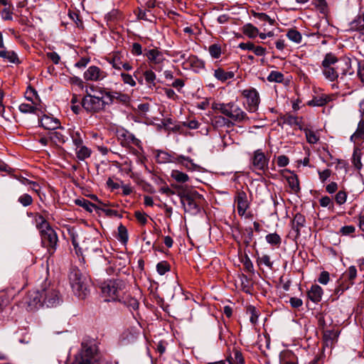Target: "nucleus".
Returning <instances> with one entry per match:
<instances>
[{
  "instance_id": "obj_1",
  "label": "nucleus",
  "mask_w": 364,
  "mask_h": 364,
  "mask_svg": "<svg viewBox=\"0 0 364 364\" xmlns=\"http://www.w3.org/2000/svg\"><path fill=\"white\" fill-rule=\"evenodd\" d=\"M351 68V60L348 58L338 59L332 53H326L321 63L322 73L331 82L336 80L339 73L346 75Z\"/></svg>"
},
{
  "instance_id": "obj_2",
  "label": "nucleus",
  "mask_w": 364,
  "mask_h": 364,
  "mask_svg": "<svg viewBox=\"0 0 364 364\" xmlns=\"http://www.w3.org/2000/svg\"><path fill=\"white\" fill-rule=\"evenodd\" d=\"M70 283L74 294L84 299L90 293V279L78 269H73L69 274Z\"/></svg>"
},
{
  "instance_id": "obj_3",
  "label": "nucleus",
  "mask_w": 364,
  "mask_h": 364,
  "mask_svg": "<svg viewBox=\"0 0 364 364\" xmlns=\"http://www.w3.org/2000/svg\"><path fill=\"white\" fill-rule=\"evenodd\" d=\"M178 196L180 197L185 212L191 215H196L200 211V203L203 197L197 191H178Z\"/></svg>"
},
{
  "instance_id": "obj_4",
  "label": "nucleus",
  "mask_w": 364,
  "mask_h": 364,
  "mask_svg": "<svg viewBox=\"0 0 364 364\" xmlns=\"http://www.w3.org/2000/svg\"><path fill=\"white\" fill-rule=\"evenodd\" d=\"M213 108L219 110L224 115L237 122L248 119L246 113L235 102L214 104Z\"/></svg>"
},
{
  "instance_id": "obj_5",
  "label": "nucleus",
  "mask_w": 364,
  "mask_h": 364,
  "mask_svg": "<svg viewBox=\"0 0 364 364\" xmlns=\"http://www.w3.org/2000/svg\"><path fill=\"white\" fill-rule=\"evenodd\" d=\"M125 287L123 281L111 279L105 282L101 287L102 292L105 296L109 297L107 301H121L122 294Z\"/></svg>"
},
{
  "instance_id": "obj_6",
  "label": "nucleus",
  "mask_w": 364,
  "mask_h": 364,
  "mask_svg": "<svg viewBox=\"0 0 364 364\" xmlns=\"http://www.w3.org/2000/svg\"><path fill=\"white\" fill-rule=\"evenodd\" d=\"M82 105L88 112H98L105 108V100L103 97H96L87 94L83 97Z\"/></svg>"
},
{
  "instance_id": "obj_7",
  "label": "nucleus",
  "mask_w": 364,
  "mask_h": 364,
  "mask_svg": "<svg viewBox=\"0 0 364 364\" xmlns=\"http://www.w3.org/2000/svg\"><path fill=\"white\" fill-rule=\"evenodd\" d=\"M242 95L246 100L247 110L252 112L257 111L260 103L259 94L257 90L254 87H250L243 90Z\"/></svg>"
},
{
  "instance_id": "obj_8",
  "label": "nucleus",
  "mask_w": 364,
  "mask_h": 364,
  "mask_svg": "<svg viewBox=\"0 0 364 364\" xmlns=\"http://www.w3.org/2000/svg\"><path fill=\"white\" fill-rule=\"evenodd\" d=\"M42 297L43 306L55 307L60 302L58 291L50 286L42 289Z\"/></svg>"
},
{
  "instance_id": "obj_9",
  "label": "nucleus",
  "mask_w": 364,
  "mask_h": 364,
  "mask_svg": "<svg viewBox=\"0 0 364 364\" xmlns=\"http://www.w3.org/2000/svg\"><path fill=\"white\" fill-rule=\"evenodd\" d=\"M41 243L46 247L50 254H53L56 250L58 243V236L56 232L51 227L48 229L42 230L41 232Z\"/></svg>"
},
{
  "instance_id": "obj_10",
  "label": "nucleus",
  "mask_w": 364,
  "mask_h": 364,
  "mask_svg": "<svg viewBox=\"0 0 364 364\" xmlns=\"http://www.w3.org/2000/svg\"><path fill=\"white\" fill-rule=\"evenodd\" d=\"M252 166L255 171H264L268 166V159L260 149L256 150L252 158Z\"/></svg>"
},
{
  "instance_id": "obj_11",
  "label": "nucleus",
  "mask_w": 364,
  "mask_h": 364,
  "mask_svg": "<svg viewBox=\"0 0 364 364\" xmlns=\"http://www.w3.org/2000/svg\"><path fill=\"white\" fill-rule=\"evenodd\" d=\"M107 74L99 67L92 65L84 73L83 77L87 81H100L107 77Z\"/></svg>"
},
{
  "instance_id": "obj_12",
  "label": "nucleus",
  "mask_w": 364,
  "mask_h": 364,
  "mask_svg": "<svg viewBox=\"0 0 364 364\" xmlns=\"http://www.w3.org/2000/svg\"><path fill=\"white\" fill-rule=\"evenodd\" d=\"M234 202L237 205V210L239 215H245L246 210L250 208V203L246 193L243 191H237L234 198Z\"/></svg>"
},
{
  "instance_id": "obj_13",
  "label": "nucleus",
  "mask_w": 364,
  "mask_h": 364,
  "mask_svg": "<svg viewBox=\"0 0 364 364\" xmlns=\"http://www.w3.org/2000/svg\"><path fill=\"white\" fill-rule=\"evenodd\" d=\"M69 234L76 254H78L77 250L79 249V247L82 246L85 240H88V233L82 231V230H75V228H73L69 230Z\"/></svg>"
},
{
  "instance_id": "obj_14",
  "label": "nucleus",
  "mask_w": 364,
  "mask_h": 364,
  "mask_svg": "<svg viewBox=\"0 0 364 364\" xmlns=\"http://www.w3.org/2000/svg\"><path fill=\"white\" fill-rule=\"evenodd\" d=\"M306 219L301 213H296L291 220V231L290 235L296 240L299 237L301 230L305 227Z\"/></svg>"
},
{
  "instance_id": "obj_15",
  "label": "nucleus",
  "mask_w": 364,
  "mask_h": 364,
  "mask_svg": "<svg viewBox=\"0 0 364 364\" xmlns=\"http://www.w3.org/2000/svg\"><path fill=\"white\" fill-rule=\"evenodd\" d=\"M144 55L147 58L149 64L151 65L159 66L165 60L164 53L156 48L146 50Z\"/></svg>"
},
{
  "instance_id": "obj_16",
  "label": "nucleus",
  "mask_w": 364,
  "mask_h": 364,
  "mask_svg": "<svg viewBox=\"0 0 364 364\" xmlns=\"http://www.w3.org/2000/svg\"><path fill=\"white\" fill-rule=\"evenodd\" d=\"M42 289L29 292L27 296L26 303L31 310L43 306L42 303Z\"/></svg>"
},
{
  "instance_id": "obj_17",
  "label": "nucleus",
  "mask_w": 364,
  "mask_h": 364,
  "mask_svg": "<svg viewBox=\"0 0 364 364\" xmlns=\"http://www.w3.org/2000/svg\"><path fill=\"white\" fill-rule=\"evenodd\" d=\"M0 58L12 64L19 65L21 63L18 54L14 50H8L5 46L0 49Z\"/></svg>"
},
{
  "instance_id": "obj_18",
  "label": "nucleus",
  "mask_w": 364,
  "mask_h": 364,
  "mask_svg": "<svg viewBox=\"0 0 364 364\" xmlns=\"http://www.w3.org/2000/svg\"><path fill=\"white\" fill-rule=\"evenodd\" d=\"M18 109L22 113H34L38 116L45 112V108L41 104L22 103L19 105Z\"/></svg>"
},
{
  "instance_id": "obj_19",
  "label": "nucleus",
  "mask_w": 364,
  "mask_h": 364,
  "mask_svg": "<svg viewBox=\"0 0 364 364\" xmlns=\"http://www.w3.org/2000/svg\"><path fill=\"white\" fill-rule=\"evenodd\" d=\"M41 125L46 129L55 130L60 128V124L58 119L44 114L40 119Z\"/></svg>"
},
{
  "instance_id": "obj_20",
  "label": "nucleus",
  "mask_w": 364,
  "mask_h": 364,
  "mask_svg": "<svg viewBox=\"0 0 364 364\" xmlns=\"http://www.w3.org/2000/svg\"><path fill=\"white\" fill-rule=\"evenodd\" d=\"M357 276V269L355 266H350L348 270L345 272L344 277H346L350 282V284L346 286H343L338 287L336 289V294H342L346 289L349 288L350 285L353 284V280L355 279Z\"/></svg>"
},
{
  "instance_id": "obj_21",
  "label": "nucleus",
  "mask_w": 364,
  "mask_h": 364,
  "mask_svg": "<svg viewBox=\"0 0 364 364\" xmlns=\"http://www.w3.org/2000/svg\"><path fill=\"white\" fill-rule=\"evenodd\" d=\"M97 240L88 233V240H85L82 246L79 247L77 255H82L84 251H97Z\"/></svg>"
},
{
  "instance_id": "obj_22",
  "label": "nucleus",
  "mask_w": 364,
  "mask_h": 364,
  "mask_svg": "<svg viewBox=\"0 0 364 364\" xmlns=\"http://www.w3.org/2000/svg\"><path fill=\"white\" fill-rule=\"evenodd\" d=\"M126 55H127V53H126L117 51L114 52L111 57H109L108 61L114 69L121 70V65L124 60Z\"/></svg>"
},
{
  "instance_id": "obj_23",
  "label": "nucleus",
  "mask_w": 364,
  "mask_h": 364,
  "mask_svg": "<svg viewBox=\"0 0 364 364\" xmlns=\"http://www.w3.org/2000/svg\"><path fill=\"white\" fill-rule=\"evenodd\" d=\"M308 298L314 303H318L322 298L323 289L318 284L312 285L307 292Z\"/></svg>"
},
{
  "instance_id": "obj_24",
  "label": "nucleus",
  "mask_w": 364,
  "mask_h": 364,
  "mask_svg": "<svg viewBox=\"0 0 364 364\" xmlns=\"http://www.w3.org/2000/svg\"><path fill=\"white\" fill-rule=\"evenodd\" d=\"M92 350L87 348L76 356L73 364H92Z\"/></svg>"
},
{
  "instance_id": "obj_25",
  "label": "nucleus",
  "mask_w": 364,
  "mask_h": 364,
  "mask_svg": "<svg viewBox=\"0 0 364 364\" xmlns=\"http://www.w3.org/2000/svg\"><path fill=\"white\" fill-rule=\"evenodd\" d=\"M186 64L189 65L196 73L200 72L205 67L204 62L195 55L189 56L186 60Z\"/></svg>"
},
{
  "instance_id": "obj_26",
  "label": "nucleus",
  "mask_w": 364,
  "mask_h": 364,
  "mask_svg": "<svg viewBox=\"0 0 364 364\" xmlns=\"http://www.w3.org/2000/svg\"><path fill=\"white\" fill-rule=\"evenodd\" d=\"M176 162L181 164L186 168L190 171H196L199 168V166L193 163L191 159L183 155L177 156Z\"/></svg>"
},
{
  "instance_id": "obj_27",
  "label": "nucleus",
  "mask_w": 364,
  "mask_h": 364,
  "mask_svg": "<svg viewBox=\"0 0 364 364\" xmlns=\"http://www.w3.org/2000/svg\"><path fill=\"white\" fill-rule=\"evenodd\" d=\"M63 129L60 128V130H53L49 133L50 140L55 144H64L66 141V136L63 133Z\"/></svg>"
},
{
  "instance_id": "obj_28",
  "label": "nucleus",
  "mask_w": 364,
  "mask_h": 364,
  "mask_svg": "<svg viewBox=\"0 0 364 364\" xmlns=\"http://www.w3.org/2000/svg\"><path fill=\"white\" fill-rule=\"evenodd\" d=\"M70 136L71 137L73 145L79 146L83 144L85 134L80 129H71L70 130Z\"/></svg>"
},
{
  "instance_id": "obj_29",
  "label": "nucleus",
  "mask_w": 364,
  "mask_h": 364,
  "mask_svg": "<svg viewBox=\"0 0 364 364\" xmlns=\"http://www.w3.org/2000/svg\"><path fill=\"white\" fill-rule=\"evenodd\" d=\"M92 151L83 144L75 147V154L78 160L84 161L91 156Z\"/></svg>"
},
{
  "instance_id": "obj_30",
  "label": "nucleus",
  "mask_w": 364,
  "mask_h": 364,
  "mask_svg": "<svg viewBox=\"0 0 364 364\" xmlns=\"http://www.w3.org/2000/svg\"><path fill=\"white\" fill-rule=\"evenodd\" d=\"M214 76L218 80L225 82L227 80L232 79L234 77L235 74L232 71L226 72L222 68H218L214 71Z\"/></svg>"
},
{
  "instance_id": "obj_31",
  "label": "nucleus",
  "mask_w": 364,
  "mask_h": 364,
  "mask_svg": "<svg viewBox=\"0 0 364 364\" xmlns=\"http://www.w3.org/2000/svg\"><path fill=\"white\" fill-rule=\"evenodd\" d=\"M25 97L28 101H31L33 105L40 104L41 102V100L37 94V92L31 87H28L25 93Z\"/></svg>"
},
{
  "instance_id": "obj_32",
  "label": "nucleus",
  "mask_w": 364,
  "mask_h": 364,
  "mask_svg": "<svg viewBox=\"0 0 364 364\" xmlns=\"http://www.w3.org/2000/svg\"><path fill=\"white\" fill-rule=\"evenodd\" d=\"M34 219L36 228L40 230V232H41L43 230L50 228L49 223L43 215L40 214H36Z\"/></svg>"
},
{
  "instance_id": "obj_33",
  "label": "nucleus",
  "mask_w": 364,
  "mask_h": 364,
  "mask_svg": "<svg viewBox=\"0 0 364 364\" xmlns=\"http://www.w3.org/2000/svg\"><path fill=\"white\" fill-rule=\"evenodd\" d=\"M287 181L288 182V184L291 188V190L294 192L297 193L300 190L299 187V182L298 177L296 174L291 173L290 176L287 177Z\"/></svg>"
},
{
  "instance_id": "obj_34",
  "label": "nucleus",
  "mask_w": 364,
  "mask_h": 364,
  "mask_svg": "<svg viewBox=\"0 0 364 364\" xmlns=\"http://www.w3.org/2000/svg\"><path fill=\"white\" fill-rule=\"evenodd\" d=\"M242 32L249 38H254L258 35L259 30L251 23H247L242 27Z\"/></svg>"
},
{
  "instance_id": "obj_35",
  "label": "nucleus",
  "mask_w": 364,
  "mask_h": 364,
  "mask_svg": "<svg viewBox=\"0 0 364 364\" xmlns=\"http://www.w3.org/2000/svg\"><path fill=\"white\" fill-rule=\"evenodd\" d=\"M331 97L328 95H322L314 97L312 100L308 102L309 105L311 106H323L331 100Z\"/></svg>"
},
{
  "instance_id": "obj_36",
  "label": "nucleus",
  "mask_w": 364,
  "mask_h": 364,
  "mask_svg": "<svg viewBox=\"0 0 364 364\" xmlns=\"http://www.w3.org/2000/svg\"><path fill=\"white\" fill-rule=\"evenodd\" d=\"M305 133L306 141L308 143L314 144H316L319 140V136L316 132L308 128L302 129Z\"/></svg>"
},
{
  "instance_id": "obj_37",
  "label": "nucleus",
  "mask_w": 364,
  "mask_h": 364,
  "mask_svg": "<svg viewBox=\"0 0 364 364\" xmlns=\"http://www.w3.org/2000/svg\"><path fill=\"white\" fill-rule=\"evenodd\" d=\"M76 204L84 208L86 210L92 213L93 209H100V207L96 204L91 203L86 199L77 200Z\"/></svg>"
},
{
  "instance_id": "obj_38",
  "label": "nucleus",
  "mask_w": 364,
  "mask_h": 364,
  "mask_svg": "<svg viewBox=\"0 0 364 364\" xmlns=\"http://www.w3.org/2000/svg\"><path fill=\"white\" fill-rule=\"evenodd\" d=\"M171 176L178 183H186L189 180V177L186 173L178 170H173Z\"/></svg>"
},
{
  "instance_id": "obj_39",
  "label": "nucleus",
  "mask_w": 364,
  "mask_h": 364,
  "mask_svg": "<svg viewBox=\"0 0 364 364\" xmlns=\"http://www.w3.org/2000/svg\"><path fill=\"white\" fill-rule=\"evenodd\" d=\"M120 301L123 302L126 306L133 310H136L139 307L138 301L136 299L129 296V295L126 296L125 297L122 296Z\"/></svg>"
},
{
  "instance_id": "obj_40",
  "label": "nucleus",
  "mask_w": 364,
  "mask_h": 364,
  "mask_svg": "<svg viewBox=\"0 0 364 364\" xmlns=\"http://www.w3.org/2000/svg\"><path fill=\"white\" fill-rule=\"evenodd\" d=\"M252 16L262 21H267L270 25L273 26L275 23V20L271 18L267 14L264 13H259L255 11H251Z\"/></svg>"
},
{
  "instance_id": "obj_41",
  "label": "nucleus",
  "mask_w": 364,
  "mask_h": 364,
  "mask_svg": "<svg viewBox=\"0 0 364 364\" xmlns=\"http://www.w3.org/2000/svg\"><path fill=\"white\" fill-rule=\"evenodd\" d=\"M287 36L290 41L296 43H301L302 39V36L300 32L295 29L289 30L287 33Z\"/></svg>"
},
{
  "instance_id": "obj_42",
  "label": "nucleus",
  "mask_w": 364,
  "mask_h": 364,
  "mask_svg": "<svg viewBox=\"0 0 364 364\" xmlns=\"http://www.w3.org/2000/svg\"><path fill=\"white\" fill-rule=\"evenodd\" d=\"M266 241L275 246H279L282 242V239L277 233H270L266 235Z\"/></svg>"
},
{
  "instance_id": "obj_43",
  "label": "nucleus",
  "mask_w": 364,
  "mask_h": 364,
  "mask_svg": "<svg viewBox=\"0 0 364 364\" xmlns=\"http://www.w3.org/2000/svg\"><path fill=\"white\" fill-rule=\"evenodd\" d=\"M144 76L146 82L149 87H152L155 86L156 75L152 70H146L144 73Z\"/></svg>"
},
{
  "instance_id": "obj_44",
  "label": "nucleus",
  "mask_w": 364,
  "mask_h": 364,
  "mask_svg": "<svg viewBox=\"0 0 364 364\" xmlns=\"http://www.w3.org/2000/svg\"><path fill=\"white\" fill-rule=\"evenodd\" d=\"M283 122L284 124L291 126L296 125L299 127L300 129H302V127H301V121L296 117H294L293 115H286L283 118Z\"/></svg>"
},
{
  "instance_id": "obj_45",
  "label": "nucleus",
  "mask_w": 364,
  "mask_h": 364,
  "mask_svg": "<svg viewBox=\"0 0 364 364\" xmlns=\"http://www.w3.org/2000/svg\"><path fill=\"white\" fill-rule=\"evenodd\" d=\"M284 79V75L281 72L275 70L272 71L267 77L269 82H282Z\"/></svg>"
},
{
  "instance_id": "obj_46",
  "label": "nucleus",
  "mask_w": 364,
  "mask_h": 364,
  "mask_svg": "<svg viewBox=\"0 0 364 364\" xmlns=\"http://www.w3.org/2000/svg\"><path fill=\"white\" fill-rule=\"evenodd\" d=\"M118 240L123 244H126L128 241V232L125 226L120 225L118 228Z\"/></svg>"
},
{
  "instance_id": "obj_47",
  "label": "nucleus",
  "mask_w": 364,
  "mask_h": 364,
  "mask_svg": "<svg viewBox=\"0 0 364 364\" xmlns=\"http://www.w3.org/2000/svg\"><path fill=\"white\" fill-rule=\"evenodd\" d=\"M100 92L102 96L107 98L105 100V106L112 104L114 100L115 92H107L104 88H100Z\"/></svg>"
},
{
  "instance_id": "obj_48",
  "label": "nucleus",
  "mask_w": 364,
  "mask_h": 364,
  "mask_svg": "<svg viewBox=\"0 0 364 364\" xmlns=\"http://www.w3.org/2000/svg\"><path fill=\"white\" fill-rule=\"evenodd\" d=\"M156 270L160 275H164L170 271V264L166 261H161L157 264Z\"/></svg>"
},
{
  "instance_id": "obj_49",
  "label": "nucleus",
  "mask_w": 364,
  "mask_h": 364,
  "mask_svg": "<svg viewBox=\"0 0 364 364\" xmlns=\"http://www.w3.org/2000/svg\"><path fill=\"white\" fill-rule=\"evenodd\" d=\"M18 201L24 207H27L33 203L32 197L28 193H23L19 196Z\"/></svg>"
},
{
  "instance_id": "obj_50",
  "label": "nucleus",
  "mask_w": 364,
  "mask_h": 364,
  "mask_svg": "<svg viewBox=\"0 0 364 364\" xmlns=\"http://www.w3.org/2000/svg\"><path fill=\"white\" fill-rule=\"evenodd\" d=\"M210 55L214 58H218L221 55V48L218 44H213L208 48Z\"/></svg>"
},
{
  "instance_id": "obj_51",
  "label": "nucleus",
  "mask_w": 364,
  "mask_h": 364,
  "mask_svg": "<svg viewBox=\"0 0 364 364\" xmlns=\"http://www.w3.org/2000/svg\"><path fill=\"white\" fill-rule=\"evenodd\" d=\"M21 181L24 185L30 186V188L33 191L36 192V193H39L41 188H40V186L38 185V183H37L36 182L30 181L25 178H23Z\"/></svg>"
},
{
  "instance_id": "obj_52",
  "label": "nucleus",
  "mask_w": 364,
  "mask_h": 364,
  "mask_svg": "<svg viewBox=\"0 0 364 364\" xmlns=\"http://www.w3.org/2000/svg\"><path fill=\"white\" fill-rule=\"evenodd\" d=\"M120 76L124 84L129 85L132 87H134L136 85V82L131 75L125 73H122Z\"/></svg>"
},
{
  "instance_id": "obj_53",
  "label": "nucleus",
  "mask_w": 364,
  "mask_h": 364,
  "mask_svg": "<svg viewBox=\"0 0 364 364\" xmlns=\"http://www.w3.org/2000/svg\"><path fill=\"white\" fill-rule=\"evenodd\" d=\"M68 15L70 19L73 21L77 27L82 25V21H80L79 14L77 11L69 10Z\"/></svg>"
},
{
  "instance_id": "obj_54",
  "label": "nucleus",
  "mask_w": 364,
  "mask_h": 364,
  "mask_svg": "<svg viewBox=\"0 0 364 364\" xmlns=\"http://www.w3.org/2000/svg\"><path fill=\"white\" fill-rule=\"evenodd\" d=\"M353 164L357 169H361L363 165L360 160V154L357 151H354L353 152Z\"/></svg>"
},
{
  "instance_id": "obj_55",
  "label": "nucleus",
  "mask_w": 364,
  "mask_h": 364,
  "mask_svg": "<svg viewBox=\"0 0 364 364\" xmlns=\"http://www.w3.org/2000/svg\"><path fill=\"white\" fill-rule=\"evenodd\" d=\"M257 262L259 264H263L269 269H272L273 263L270 261V257L269 255H264L262 257H259Z\"/></svg>"
},
{
  "instance_id": "obj_56",
  "label": "nucleus",
  "mask_w": 364,
  "mask_h": 364,
  "mask_svg": "<svg viewBox=\"0 0 364 364\" xmlns=\"http://www.w3.org/2000/svg\"><path fill=\"white\" fill-rule=\"evenodd\" d=\"M8 7H5L1 12V18L4 20L8 21V20H12V15L13 12L10 8V5H8Z\"/></svg>"
},
{
  "instance_id": "obj_57",
  "label": "nucleus",
  "mask_w": 364,
  "mask_h": 364,
  "mask_svg": "<svg viewBox=\"0 0 364 364\" xmlns=\"http://www.w3.org/2000/svg\"><path fill=\"white\" fill-rule=\"evenodd\" d=\"M114 100H117V101L122 102V103H127L130 100V97L127 94H123L121 92H115V97Z\"/></svg>"
},
{
  "instance_id": "obj_58",
  "label": "nucleus",
  "mask_w": 364,
  "mask_h": 364,
  "mask_svg": "<svg viewBox=\"0 0 364 364\" xmlns=\"http://www.w3.org/2000/svg\"><path fill=\"white\" fill-rule=\"evenodd\" d=\"M347 195L345 191H340L336 195V201L338 204L342 205L346 201Z\"/></svg>"
},
{
  "instance_id": "obj_59",
  "label": "nucleus",
  "mask_w": 364,
  "mask_h": 364,
  "mask_svg": "<svg viewBox=\"0 0 364 364\" xmlns=\"http://www.w3.org/2000/svg\"><path fill=\"white\" fill-rule=\"evenodd\" d=\"M128 143H131L138 147H140L141 141L139 139H136L134 134L131 133H127L124 135Z\"/></svg>"
},
{
  "instance_id": "obj_60",
  "label": "nucleus",
  "mask_w": 364,
  "mask_h": 364,
  "mask_svg": "<svg viewBox=\"0 0 364 364\" xmlns=\"http://www.w3.org/2000/svg\"><path fill=\"white\" fill-rule=\"evenodd\" d=\"M329 273L326 271H323L320 274L318 282L321 284H327L329 282Z\"/></svg>"
},
{
  "instance_id": "obj_61",
  "label": "nucleus",
  "mask_w": 364,
  "mask_h": 364,
  "mask_svg": "<svg viewBox=\"0 0 364 364\" xmlns=\"http://www.w3.org/2000/svg\"><path fill=\"white\" fill-rule=\"evenodd\" d=\"M46 55L55 65L58 64L60 60V55L55 52H48Z\"/></svg>"
},
{
  "instance_id": "obj_62",
  "label": "nucleus",
  "mask_w": 364,
  "mask_h": 364,
  "mask_svg": "<svg viewBox=\"0 0 364 364\" xmlns=\"http://www.w3.org/2000/svg\"><path fill=\"white\" fill-rule=\"evenodd\" d=\"M355 136L360 139H364V122L362 121L359 123L358 129L355 133Z\"/></svg>"
},
{
  "instance_id": "obj_63",
  "label": "nucleus",
  "mask_w": 364,
  "mask_h": 364,
  "mask_svg": "<svg viewBox=\"0 0 364 364\" xmlns=\"http://www.w3.org/2000/svg\"><path fill=\"white\" fill-rule=\"evenodd\" d=\"M134 215L137 220L141 224H146L147 222V215L140 211H136Z\"/></svg>"
},
{
  "instance_id": "obj_64",
  "label": "nucleus",
  "mask_w": 364,
  "mask_h": 364,
  "mask_svg": "<svg viewBox=\"0 0 364 364\" xmlns=\"http://www.w3.org/2000/svg\"><path fill=\"white\" fill-rule=\"evenodd\" d=\"M289 303L291 306L295 309L299 308L303 304L302 300L297 297H291L289 299Z\"/></svg>"
}]
</instances>
